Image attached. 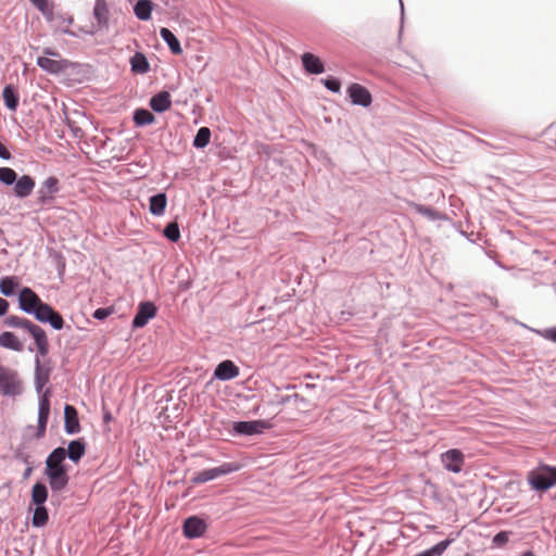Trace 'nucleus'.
Wrapping results in <instances>:
<instances>
[{"label": "nucleus", "instance_id": "1", "mask_svg": "<svg viewBox=\"0 0 556 556\" xmlns=\"http://www.w3.org/2000/svg\"><path fill=\"white\" fill-rule=\"evenodd\" d=\"M527 481L535 491H547L556 485V467L540 464L528 472Z\"/></svg>", "mask_w": 556, "mask_h": 556}, {"label": "nucleus", "instance_id": "2", "mask_svg": "<svg viewBox=\"0 0 556 556\" xmlns=\"http://www.w3.org/2000/svg\"><path fill=\"white\" fill-rule=\"evenodd\" d=\"M0 390L7 396H16L22 394L23 384L18 374L8 367L0 365Z\"/></svg>", "mask_w": 556, "mask_h": 556}, {"label": "nucleus", "instance_id": "3", "mask_svg": "<svg viewBox=\"0 0 556 556\" xmlns=\"http://www.w3.org/2000/svg\"><path fill=\"white\" fill-rule=\"evenodd\" d=\"M239 469H240V466L236 463H224L223 465H220L218 467L205 469L203 471L195 473L192 477L191 482L194 484L205 483V482L214 480L220 476L238 471Z\"/></svg>", "mask_w": 556, "mask_h": 556}, {"label": "nucleus", "instance_id": "4", "mask_svg": "<svg viewBox=\"0 0 556 556\" xmlns=\"http://www.w3.org/2000/svg\"><path fill=\"white\" fill-rule=\"evenodd\" d=\"M30 315H34L40 323L50 324L55 330H61L63 328L64 321L62 316L47 303L41 302V304L37 306L35 312H31Z\"/></svg>", "mask_w": 556, "mask_h": 556}, {"label": "nucleus", "instance_id": "5", "mask_svg": "<svg viewBox=\"0 0 556 556\" xmlns=\"http://www.w3.org/2000/svg\"><path fill=\"white\" fill-rule=\"evenodd\" d=\"M444 468L451 472L458 473L465 464V455L460 450L452 448L441 455Z\"/></svg>", "mask_w": 556, "mask_h": 556}, {"label": "nucleus", "instance_id": "6", "mask_svg": "<svg viewBox=\"0 0 556 556\" xmlns=\"http://www.w3.org/2000/svg\"><path fill=\"white\" fill-rule=\"evenodd\" d=\"M40 298L28 287H24L21 289L18 294V305L20 308L26 313L31 314L35 312L36 307L41 304Z\"/></svg>", "mask_w": 556, "mask_h": 556}, {"label": "nucleus", "instance_id": "7", "mask_svg": "<svg viewBox=\"0 0 556 556\" xmlns=\"http://www.w3.org/2000/svg\"><path fill=\"white\" fill-rule=\"evenodd\" d=\"M156 315V306L152 302H142L138 306L137 314L134 317L132 326L141 328Z\"/></svg>", "mask_w": 556, "mask_h": 556}, {"label": "nucleus", "instance_id": "8", "mask_svg": "<svg viewBox=\"0 0 556 556\" xmlns=\"http://www.w3.org/2000/svg\"><path fill=\"white\" fill-rule=\"evenodd\" d=\"M269 427L265 420H253V421H238L233 424V430L240 434L252 435L262 433Z\"/></svg>", "mask_w": 556, "mask_h": 556}, {"label": "nucleus", "instance_id": "9", "mask_svg": "<svg viewBox=\"0 0 556 556\" xmlns=\"http://www.w3.org/2000/svg\"><path fill=\"white\" fill-rule=\"evenodd\" d=\"M182 530L184 534L189 539L199 538L204 534L206 523L203 519L192 516L185 520Z\"/></svg>", "mask_w": 556, "mask_h": 556}, {"label": "nucleus", "instance_id": "10", "mask_svg": "<svg viewBox=\"0 0 556 556\" xmlns=\"http://www.w3.org/2000/svg\"><path fill=\"white\" fill-rule=\"evenodd\" d=\"M46 473L50 480V486L53 491L64 489L68 482V477L64 467L46 468Z\"/></svg>", "mask_w": 556, "mask_h": 556}, {"label": "nucleus", "instance_id": "11", "mask_svg": "<svg viewBox=\"0 0 556 556\" xmlns=\"http://www.w3.org/2000/svg\"><path fill=\"white\" fill-rule=\"evenodd\" d=\"M348 92L353 104H358L362 106L370 105L371 94L364 86L359 84H352L348 88Z\"/></svg>", "mask_w": 556, "mask_h": 556}, {"label": "nucleus", "instance_id": "12", "mask_svg": "<svg viewBox=\"0 0 556 556\" xmlns=\"http://www.w3.org/2000/svg\"><path fill=\"white\" fill-rule=\"evenodd\" d=\"M37 65L41 70L50 74H60L68 67V61L62 59L55 60L47 56H39L37 59Z\"/></svg>", "mask_w": 556, "mask_h": 556}, {"label": "nucleus", "instance_id": "13", "mask_svg": "<svg viewBox=\"0 0 556 556\" xmlns=\"http://www.w3.org/2000/svg\"><path fill=\"white\" fill-rule=\"evenodd\" d=\"M240 374L239 367L232 361L226 359L219 363L215 370L214 376L219 380H230L238 377Z\"/></svg>", "mask_w": 556, "mask_h": 556}, {"label": "nucleus", "instance_id": "14", "mask_svg": "<svg viewBox=\"0 0 556 556\" xmlns=\"http://www.w3.org/2000/svg\"><path fill=\"white\" fill-rule=\"evenodd\" d=\"M28 332L35 340L37 350L41 356H46L49 351V342L45 330L36 324L29 326Z\"/></svg>", "mask_w": 556, "mask_h": 556}, {"label": "nucleus", "instance_id": "15", "mask_svg": "<svg viewBox=\"0 0 556 556\" xmlns=\"http://www.w3.org/2000/svg\"><path fill=\"white\" fill-rule=\"evenodd\" d=\"M64 429L68 434H75L80 431L77 410L71 405L64 407Z\"/></svg>", "mask_w": 556, "mask_h": 556}, {"label": "nucleus", "instance_id": "16", "mask_svg": "<svg viewBox=\"0 0 556 556\" xmlns=\"http://www.w3.org/2000/svg\"><path fill=\"white\" fill-rule=\"evenodd\" d=\"M50 415V402L46 394L40 397L38 408V437H42L46 432L47 422Z\"/></svg>", "mask_w": 556, "mask_h": 556}, {"label": "nucleus", "instance_id": "17", "mask_svg": "<svg viewBox=\"0 0 556 556\" xmlns=\"http://www.w3.org/2000/svg\"><path fill=\"white\" fill-rule=\"evenodd\" d=\"M51 15L52 17L46 18L52 26V28L56 31H61L64 34H72L70 31V26L73 22L72 17L62 14V13H54L53 9L51 8Z\"/></svg>", "mask_w": 556, "mask_h": 556}, {"label": "nucleus", "instance_id": "18", "mask_svg": "<svg viewBox=\"0 0 556 556\" xmlns=\"http://www.w3.org/2000/svg\"><path fill=\"white\" fill-rule=\"evenodd\" d=\"M302 64L305 71L309 74H321L325 71L324 64L318 56L311 52L302 55Z\"/></svg>", "mask_w": 556, "mask_h": 556}, {"label": "nucleus", "instance_id": "19", "mask_svg": "<svg viewBox=\"0 0 556 556\" xmlns=\"http://www.w3.org/2000/svg\"><path fill=\"white\" fill-rule=\"evenodd\" d=\"M172 105L170 94L167 91H161L150 99V106L155 112H165Z\"/></svg>", "mask_w": 556, "mask_h": 556}, {"label": "nucleus", "instance_id": "20", "mask_svg": "<svg viewBox=\"0 0 556 556\" xmlns=\"http://www.w3.org/2000/svg\"><path fill=\"white\" fill-rule=\"evenodd\" d=\"M35 187V181L31 177L24 175L15 181L14 192L18 198L29 195Z\"/></svg>", "mask_w": 556, "mask_h": 556}, {"label": "nucleus", "instance_id": "21", "mask_svg": "<svg viewBox=\"0 0 556 556\" xmlns=\"http://www.w3.org/2000/svg\"><path fill=\"white\" fill-rule=\"evenodd\" d=\"M0 346L15 352H21L24 349L20 339L10 331H5L0 334Z\"/></svg>", "mask_w": 556, "mask_h": 556}, {"label": "nucleus", "instance_id": "22", "mask_svg": "<svg viewBox=\"0 0 556 556\" xmlns=\"http://www.w3.org/2000/svg\"><path fill=\"white\" fill-rule=\"evenodd\" d=\"M131 71L136 74H146L150 71V64L146 55L141 52H136L130 59Z\"/></svg>", "mask_w": 556, "mask_h": 556}, {"label": "nucleus", "instance_id": "23", "mask_svg": "<svg viewBox=\"0 0 556 556\" xmlns=\"http://www.w3.org/2000/svg\"><path fill=\"white\" fill-rule=\"evenodd\" d=\"M167 204V198L165 193H157L150 198L149 208L150 212L155 216L164 214Z\"/></svg>", "mask_w": 556, "mask_h": 556}, {"label": "nucleus", "instance_id": "24", "mask_svg": "<svg viewBox=\"0 0 556 556\" xmlns=\"http://www.w3.org/2000/svg\"><path fill=\"white\" fill-rule=\"evenodd\" d=\"M153 3L151 0H139L134 7V13L137 18L148 21L151 18Z\"/></svg>", "mask_w": 556, "mask_h": 556}, {"label": "nucleus", "instance_id": "25", "mask_svg": "<svg viewBox=\"0 0 556 556\" xmlns=\"http://www.w3.org/2000/svg\"><path fill=\"white\" fill-rule=\"evenodd\" d=\"M160 36L168 45L174 54H180L182 52L179 40L168 28L162 27Z\"/></svg>", "mask_w": 556, "mask_h": 556}, {"label": "nucleus", "instance_id": "26", "mask_svg": "<svg viewBox=\"0 0 556 556\" xmlns=\"http://www.w3.org/2000/svg\"><path fill=\"white\" fill-rule=\"evenodd\" d=\"M2 97L5 106L11 111H15L18 105V94L11 85L3 88Z\"/></svg>", "mask_w": 556, "mask_h": 556}, {"label": "nucleus", "instance_id": "27", "mask_svg": "<svg viewBox=\"0 0 556 556\" xmlns=\"http://www.w3.org/2000/svg\"><path fill=\"white\" fill-rule=\"evenodd\" d=\"M18 287V279L14 276H7L0 280V292L5 296H12Z\"/></svg>", "mask_w": 556, "mask_h": 556}, {"label": "nucleus", "instance_id": "28", "mask_svg": "<svg viewBox=\"0 0 556 556\" xmlns=\"http://www.w3.org/2000/svg\"><path fill=\"white\" fill-rule=\"evenodd\" d=\"M85 454V444L80 440L71 441L66 451L68 458L77 463Z\"/></svg>", "mask_w": 556, "mask_h": 556}, {"label": "nucleus", "instance_id": "29", "mask_svg": "<svg viewBox=\"0 0 556 556\" xmlns=\"http://www.w3.org/2000/svg\"><path fill=\"white\" fill-rule=\"evenodd\" d=\"M66 457V450L63 447L55 448L47 458V468L63 467L62 463Z\"/></svg>", "mask_w": 556, "mask_h": 556}, {"label": "nucleus", "instance_id": "30", "mask_svg": "<svg viewBox=\"0 0 556 556\" xmlns=\"http://www.w3.org/2000/svg\"><path fill=\"white\" fill-rule=\"evenodd\" d=\"M154 119V115L146 109H138L134 113V122L137 126L150 125Z\"/></svg>", "mask_w": 556, "mask_h": 556}, {"label": "nucleus", "instance_id": "31", "mask_svg": "<svg viewBox=\"0 0 556 556\" xmlns=\"http://www.w3.org/2000/svg\"><path fill=\"white\" fill-rule=\"evenodd\" d=\"M48 497V491L45 484L36 483L31 490V501L37 506L42 505Z\"/></svg>", "mask_w": 556, "mask_h": 556}, {"label": "nucleus", "instance_id": "32", "mask_svg": "<svg viewBox=\"0 0 556 556\" xmlns=\"http://www.w3.org/2000/svg\"><path fill=\"white\" fill-rule=\"evenodd\" d=\"M48 521V511L45 506L39 505L35 508L31 523L34 527H43Z\"/></svg>", "mask_w": 556, "mask_h": 556}, {"label": "nucleus", "instance_id": "33", "mask_svg": "<svg viewBox=\"0 0 556 556\" xmlns=\"http://www.w3.org/2000/svg\"><path fill=\"white\" fill-rule=\"evenodd\" d=\"M211 139V130L207 127H201L193 140V146L195 148H204L210 143Z\"/></svg>", "mask_w": 556, "mask_h": 556}, {"label": "nucleus", "instance_id": "34", "mask_svg": "<svg viewBox=\"0 0 556 556\" xmlns=\"http://www.w3.org/2000/svg\"><path fill=\"white\" fill-rule=\"evenodd\" d=\"M4 324L8 327L24 328V329H26L28 331L29 330V326H33L34 323H31L30 320H28L26 318H22V317H18V316H8L4 319Z\"/></svg>", "mask_w": 556, "mask_h": 556}, {"label": "nucleus", "instance_id": "35", "mask_svg": "<svg viewBox=\"0 0 556 556\" xmlns=\"http://www.w3.org/2000/svg\"><path fill=\"white\" fill-rule=\"evenodd\" d=\"M164 236L172 242H177L180 238L179 226L176 222L169 223L164 231Z\"/></svg>", "mask_w": 556, "mask_h": 556}, {"label": "nucleus", "instance_id": "36", "mask_svg": "<svg viewBox=\"0 0 556 556\" xmlns=\"http://www.w3.org/2000/svg\"><path fill=\"white\" fill-rule=\"evenodd\" d=\"M17 175L10 167H0V181L7 186L13 185L16 181Z\"/></svg>", "mask_w": 556, "mask_h": 556}, {"label": "nucleus", "instance_id": "37", "mask_svg": "<svg viewBox=\"0 0 556 556\" xmlns=\"http://www.w3.org/2000/svg\"><path fill=\"white\" fill-rule=\"evenodd\" d=\"M30 2L42 13L45 18L52 17L51 7L47 2V0H30Z\"/></svg>", "mask_w": 556, "mask_h": 556}, {"label": "nucleus", "instance_id": "38", "mask_svg": "<svg viewBox=\"0 0 556 556\" xmlns=\"http://www.w3.org/2000/svg\"><path fill=\"white\" fill-rule=\"evenodd\" d=\"M36 364H37L36 388H37V391L39 392L42 389L43 384L47 382L48 376L46 374H42L38 358H36Z\"/></svg>", "mask_w": 556, "mask_h": 556}, {"label": "nucleus", "instance_id": "39", "mask_svg": "<svg viewBox=\"0 0 556 556\" xmlns=\"http://www.w3.org/2000/svg\"><path fill=\"white\" fill-rule=\"evenodd\" d=\"M56 185H58L56 178L49 177L43 182V189H46L48 193H54L58 190Z\"/></svg>", "mask_w": 556, "mask_h": 556}, {"label": "nucleus", "instance_id": "40", "mask_svg": "<svg viewBox=\"0 0 556 556\" xmlns=\"http://www.w3.org/2000/svg\"><path fill=\"white\" fill-rule=\"evenodd\" d=\"M324 85L327 89L333 91V92H339L340 91V88H341V84L338 79H334V78H327L325 81H324Z\"/></svg>", "mask_w": 556, "mask_h": 556}, {"label": "nucleus", "instance_id": "41", "mask_svg": "<svg viewBox=\"0 0 556 556\" xmlns=\"http://www.w3.org/2000/svg\"><path fill=\"white\" fill-rule=\"evenodd\" d=\"M508 532L506 531H501L498 532L494 538H493V543L497 546H503L504 544L507 543L508 541Z\"/></svg>", "mask_w": 556, "mask_h": 556}, {"label": "nucleus", "instance_id": "42", "mask_svg": "<svg viewBox=\"0 0 556 556\" xmlns=\"http://www.w3.org/2000/svg\"><path fill=\"white\" fill-rule=\"evenodd\" d=\"M541 336L549 341H553L556 343V327L545 329L541 332Z\"/></svg>", "mask_w": 556, "mask_h": 556}, {"label": "nucleus", "instance_id": "43", "mask_svg": "<svg viewBox=\"0 0 556 556\" xmlns=\"http://www.w3.org/2000/svg\"><path fill=\"white\" fill-rule=\"evenodd\" d=\"M103 10H104V4L102 3L101 0H98L96 3V7H94V15L99 22H101V20H102Z\"/></svg>", "mask_w": 556, "mask_h": 556}, {"label": "nucleus", "instance_id": "44", "mask_svg": "<svg viewBox=\"0 0 556 556\" xmlns=\"http://www.w3.org/2000/svg\"><path fill=\"white\" fill-rule=\"evenodd\" d=\"M0 157L3 160H9L11 157L10 152L7 148L0 142Z\"/></svg>", "mask_w": 556, "mask_h": 556}, {"label": "nucleus", "instance_id": "45", "mask_svg": "<svg viewBox=\"0 0 556 556\" xmlns=\"http://www.w3.org/2000/svg\"><path fill=\"white\" fill-rule=\"evenodd\" d=\"M8 307L9 303L4 299L0 298V316L7 313Z\"/></svg>", "mask_w": 556, "mask_h": 556}, {"label": "nucleus", "instance_id": "46", "mask_svg": "<svg viewBox=\"0 0 556 556\" xmlns=\"http://www.w3.org/2000/svg\"><path fill=\"white\" fill-rule=\"evenodd\" d=\"M93 316L97 319H104V307H100V308L96 309Z\"/></svg>", "mask_w": 556, "mask_h": 556}, {"label": "nucleus", "instance_id": "47", "mask_svg": "<svg viewBox=\"0 0 556 556\" xmlns=\"http://www.w3.org/2000/svg\"><path fill=\"white\" fill-rule=\"evenodd\" d=\"M45 54H47V55H52V56H56V55H58V53H56V52H53V51H52V50H50V49H46V50H45Z\"/></svg>", "mask_w": 556, "mask_h": 556}, {"label": "nucleus", "instance_id": "48", "mask_svg": "<svg viewBox=\"0 0 556 556\" xmlns=\"http://www.w3.org/2000/svg\"><path fill=\"white\" fill-rule=\"evenodd\" d=\"M521 556H534V554L532 552H526Z\"/></svg>", "mask_w": 556, "mask_h": 556}]
</instances>
